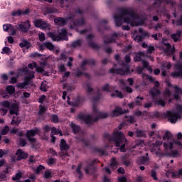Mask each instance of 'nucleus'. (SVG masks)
Instances as JSON below:
<instances>
[{
	"mask_svg": "<svg viewBox=\"0 0 182 182\" xmlns=\"http://www.w3.org/2000/svg\"><path fill=\"white\" fill-rule=\"evenodd\" d=\"M116 26H122L123 23H127L131 26H139L144 23V20L140 18L137 14L130 9H122L119 14L114 15Z\"/></svg>",
	"mask_w": 182,
	"mask_h": 182,
	"instance_id": "nucleus-1",
	"label": "nucleus"
},
{
	"mask_svg": "<svg viewBox=\"0 0 182 182\" xmlns=\"http://www.w3.org/2000/svg\"><path fill=\"white\" fill-rule=\"evenodd\" d=\"M165 154L169 156L170 157H180V152L177 150H173V149H178L181 150L182 143L178 140H169L167 142H164L163 144Z\"/></svg>",
	"mask_w": 182,
	"mask_h": 182,
	"instance_id": "nucleus-2",
	"label": "nucleus"
},
{
	"mask_svg": "<svg viewBox=\"0 0 182 182\" xmlns=\"http://www.w3.org/2000/svg\"><path fill=\"white\" fill-rule=\"evenodd\" d=\"M93 114L92 115H84L79 114L78 119L80 120H83L85 123H92V122H96L98 119H106V117H109V114L105 112H99L97 108L94 106L92 108Z\"/></svg>",
	"mask_w": 182,
	"mask_h": 182,
	"instance_id": "nucleus-3",
	"label": "nucleus"
},
{
	"mask_svg": "<svg viewBox=\"0 0 182 182\" xmlns=\"http://www.w3.org/2000/svg\"><path fill=\"white\" fill-rule=\"evenodd\" d=\"M74 17L75 16L73 15H70L66 18L58 17L54 19V22L58 26H63V25H66V23L69 22V26L70 29H77V28L82 26V25L85 23V20L82 19L77 22H75V21H73Z\"/></svg>",
	"mask_w": 182,
	"mask_h": 182,
	"instance_id": "nucleus-4",
	"label": "nucleus"
},
{
	"mask_svg": "<svg viewBox=\"0 0 182 182\" xmlns=\"http://www.w3.org/2000/svg\"><path fill=\"white\" fill-rule=\"evenodd\" d=\"M111 141H114L116 146L119 147L120 151L124 153L126 149H124V146H126V143L127 139L124 136V134L122 133V132L115 129L112 136L109 138Z\"/></svg>",
	"mask_w": 182,
	"mask_h": 182,
	"instance_id": "nucleus-5",
	"label": "nucleus"
},
{
	"mask_svg": "<svg viewBox=\"0 0 182 182\" xmlns=\"http://www.w3.org/2000/svg\"><path fill=\"white\" fill-rule=\"evenodd\" d=\"M165 117L168 119L170 123H176L178 119L182 117V106L177 105L176 109L166 111Z\"/></svg>",
	"mask_w": 182,
	"mask_h": 182,
	"instance_id": "nucleus-6",
	"label": "nucleus"
},
{
	"mask_svg": "<svg viewBox=\"0 0 182 182\" xmlns=\"http://www.w3.org/2000/svg\"><path fill=\"white\" fill-rule=\"evenodd\" d=\"M1 105L4 107H6L0 109L1 116H5V114L8 113V109H10V113L11 114H16V116H18V112L19 110L18 103L15 102L14 104H11L8 101H4L1 102Z\"/></svg>",
	"mask_w": 182,
	"mask_h": 182,
	"instance_id": "nucleus-7",
	"label": "nucleus"
},
{
	"mask_svg": "<svg viewBox=\"0 0 182 182\" xmlns=\"http://www.w3.org/2000/svg\"><path fill=\"white\" fill-rule=\"evenodd\" d=\"M163 144V141L161 139L156 140L152 146H150V150L153 154L158 156L159 157H162L164 156V153L160 149V146Z\"/></svg>",
	"mask_w": 182,
	"mask_h": 182,
	"instance_id": "nucleus-8",
	"label": "nucleus"
},
{
	"mask_svg": "<svg viewBox=\"0 0 182 182\" xmlns=\"http://www.w3.org/2000/svg\"><path fill=\"white\" fill-rule=\"evenodd\" d=\"M150 95L152 96L153 100L155 103V105H157L158 106H162L164 107L166 105V100L163 99H159L158 100H154V97L157 96L158 95H160V91L157 90V88H154L149 91Z\"/></svg>",
	"mask_w": 182,
	"mask_h": 182,
	"instance_id": "nucleus-9",
	"label": "nucleus"
},
{
	"mask_svg": "<svg viewBox=\"0 0 182 182\" xmlns=\"http://www.w3.org/2000/svg\"><path fill=\"white\" fill-rule=\"evenodd\" d=\"M48 36H50L53 41H60V39L68 41V32L66 31V29L61 30V32L58 36L55 35L53 33H48Z\"/></svg>",
	"mask_w": 182,
	"mask_h": 182,
	"instance_id": "nucleus-10",
	"label": "nucleus"
},
{
	"mask_svg": "<svg viewBox=\"0 0 182 182\" xmlns=\"http://www.w3.org/2000/svg\"><path fill=\"white\" fill-rule=\"evenodd\" d=\"M130 67L127 64L123 65V68L114 69L112 68L109 72L110 73H117V75H126V73H130Z\"/></svg>",
	"mask_w": 182,
	"mask_h": 182,
	"instance_id": "nucleus-11",
	"label": "nucleus"
},
{
	"mask_svg": "<svg viewBox=\"0 0 182 182\" xmlns=\"http://www.w3.org/2000/svg\"><path fill=\"white\" fill-rule=\"evenodd\" d=\"M39 133V129H34L31 130H28L26 132V136L28 139V140L30 141V143H36V139L33 138L34 136H36Z\"/></svg>",
	"mask_w": 182,
	"mask_h": 182,
	"instance_id": "nucleus-12",
	"label": "nucleus"
},
{
	"mask_svg": "<svg viewBox=\"0 0 182 182\" xmlns=\"http://www.w3.org/2000/svg\"><path fill=\"white\" fill-rule=\"evenodd\" d=\"M166 85L169 87V89H172V90L175 92V94L173 95L174 99H176V100H178L182 94L181 90L178 88L177 86L173 87V85H171V84L168 82H166Z\"/></svg>",
	"mask_w": 182,
	"mask_h": 182,
	"instance_id": "nucleus-13",
	"label": "nucleus"
},
{
	"mask_svg": "<svg viewBox=\"0 0 182 182\" xmlns=\"http://www.w3.org/2000/svg\"><path fill=\"white\" fill-rule=\"evenodd\" d=\"M33 77H35V73L34 72L29 73L28 75L26 77L24 82H20L17 84V87H19L20 89L25 88L26 86L28 85L29 80H31V79H33Z\"/></svg>",
	"mask_w": 182,
	"mask_h": 182,
	"instance_id": "nucleus-14",
	"label": "nucleus"
},
{
	"mask_svg": "<svg viewBox=\"0 0 182 182\" xmlns=\"http://www.w3.org/2000/svg\"><path fill=\"white\" fill-rule=\"evenodd\" d=\"M139 33L141 36H133L134 40L136 42H141V41H143V38H149V36H150V34H149L147 31H144L141 28L139 29Z\"/></svg>",
	"mask_w": 182,
	"mask_h": 182,
	"instance_id": "nucleus-15",
	"label": "nucleus"
},
{
	"mask_svg": "<svg viewBox=\"0 0 182 182\" xmlns=\"http://www.w3.org/2000/svg\"><path fill=\"white\" fill-rule=\"evenodd\" d=\"M172 77H182V63H178L175 65V72L171 73Z\"/></svg>",
	"mask_w": 182,
	"mask_h": 182,
	"instance_id": "nucleus-16",
	"label": "nucleus"
},
{
	"mask_svg": "<svg viewBox=\"0 0 182 182\" xmlns=\"http://www.w3.org/2000/svg\"><path fill=\"white\" fill-rule=\"evenodd\" d=\"M18 28L21 32H23V33H26L29 29H31V23L29 21H26L24 22H20L18 23Z\"/></svg>",
	"mask_w": 182,
	"mask_h": 182,
	"instance_id": "nucleus-17",
	"label": "nucleus"
},
{
	"mask_svg": "<svg viewBox=\"0 0 182 182\" xmlns=\"http://www.w3.org/2000/svg\"><path fill=\"white\" fill-rule=\"evenodd\" d=\"M45 64H41L40 67L36 65V63H32L31 64H28L29 69H33V68H36V70L38 73H43L45 71Z\"/></svg>",
	"mask_w": 182,
	"mask_h": 182,
	"instance_id": "nucleus-18",
	"label": "nucleus"
},
{
	"mask_svg": "<svg viewBox=\"0 0 182 182\" xmlns=\"http://www.w3.org/2000/svg\"><path fill=\"white\" fill-rule=\"evenodd\" d=\"M28 154L25 151H23L22 149H18L16 152V160H23L25 159H27Z\"/></svg>",
	"mask_w": 182,
	"mask_h": 182,
	"instance_id": "nucleus-19",
	"label": "nucleus"
},
{
	"mask_svg": "<svg viewBox=\"0 0 182 182\" xmlns=\"http://www.w3.org/2000/svg\"><path fill=\"white\" fill-rule=\"evenodd\" d=\"M181 176H182V168L179 169L178 171V173L170 172V171H168L166 173L167 177H173L174 178H178L179 177H181Z\"/></svg>",
	"mask_w": 182,
	"mask_h": 182,
	"instance_id": "nucleus-20",
	"label": "nucleus"
},
{
	"mask_svg": "<svg viewBox=\"0 0 182 182\" xmlns=\"http://www.w3.org/2000/svg\"><path fill=\"white\" fill-rule=\"evenodd\" d=\"M45 48H47L49 50H53L55 49V46L50 42H46L40 46V50H43Z\"/></svg>",
	"mask_w": 182,
	"mask_h": 182,
	"instance_id": "nucleus-21",
	"label": "nucleus"
},
{
	"mask_svg": "<svg viewBox=\"0 0 182 182\" xmlns=\"http://www.w3.org/2000/svg\"><path fill=\"white\" fill-rule=\"evenodd\" d=\"M142 102H143V97H137L135 102L129 103L128 106L129 107V109H133L136 105L140 106Z\"/></svg>",
	"mask_w": 182,
	"mask_h": 182,
	"instance_id": "nucleus-22",
	"label": "nucleus"
},
{
	"mask_svg": "<svg viewBox=\"0 0 182 182\" xmlns=\"http://www.w3.org/2000/svg\"><path fill=\"white\" fill-rule=\"evenodd\" d=\"M124 112L120 107H116L115 109L112 111V116H119V114H123Z\"/></svg>",
	"mask_w": 182,
	"mask_h": 182,
	"instance_id": "nucleus-23",
	"label": "nucleus"
},
{
	"mask_svg": "<svg viewBox=\"0 0 182 182\" xmlns=\"http://www.w3.org/2000/svg\"><path fill=\"white\" fill-rule=\"evenodd\" d=\"M60 147L61 151L69 150V145L66 144V141H65V139H61Z\"/></svg>",
	"mask_w": 182,
	"mask_h": 182,
	"instance_id": "nucleus-24",
	"label": "nucleus"
},
{
	"mask_svg": "<svg viewBox=\"0 0 182 182\" xmlns=\"http://www.w3.org/2000/svg\"><path fill=\"white\" fill-rule=\"evenodd\" d=\"M146 58V55H144V53H138L135 57H134V61L135 62H140V60H141V59H144Z\"/></svg>",
	"mask_w": 182,
	"mask_h": 182,
	"instance_id": "nucleus-25",
	"label": "nucleus"
},
{
	"mask_svg": "<svg viewBox=\"0 0 182 182\" xmlns=\"http://www.w3.org/2000/svg\"><path fill=\"white\" fill-rule=\"evenodd\" d=\"M165 52H170V54L174 53V49L171 50V46L168 43H164Z\"/></svg>",
	"mask_w": 182,
	"mask_h": 182,
	"instance_id": "nucleus-26",
	"label": "nucleus"
},
{
	"mask_svg": "<svg viewBox=\"0 0 182 182\" xmlns=\"http://www.w3.org/2000/svg\"><path fill=\"white\" fill-rule=\"evenodd\" d=\"M28 14V11H22L21 10H16L12 12L13 16H20V15H25Z\"/></svg>",
	"mask_w": 182,
	"mask_h": 182,
	"instance_id": "nucleus-27",
	"label": "nucleus"
},
{
	"mask_svg": "<svg viewBox=\"0 0 182 182\" xmlns=\"http://www.w3.org/2000/svg\"><path fill=\"white\" fill-rule=\"evenodd\" d=\"M45 21L41 19H35L33 21V23L36 28H41V26H42V23H43Z\"/></svg>",
	"mask_w": 182,
	"mask_h": 182,
	"instance_id": "nucleus-28",
	"label": "nucleus"
},
{
	"mask_svg": "<svg viewBox=\"0 0 182 182\" xmlns=\"http://www.w3.org/2000/svg\"><path fill=\"white\" fill-rule=\"evenodd\" d=\"M122 85H124L123 90H125L127 93H132L133 89L130 87L129 85H126L123 81H121Z\"/></svg>",
	"mask_w": 182,
	"mask_h": 182,
	"instance_id": "nucleus-29",
	"label": "nucleus"
},
{
	"mask_svg": "<svg viewBox=\"0 0 182 182\" xmlns=\"http://www.w3.org/2000/svg\"><path fill=\"white\" fill-rule=\"evenodd\" d=\"M181 35V31H177L176 33H174L171 36L172 39H173L174 42H177V41H178V39H180Z\"/></svg>",
	"mask_w": 182,
	"mask_h": 182,
	"instance_id": "nucleus-30",
	"label": "nucleus"
},
{
	"mask_svg": "<svg viewBox=\"0 0 182 182\" xmlns=\"http://www.w3.org/2000/svg\"><path fill=\"white\" fill-rule=\"evenodd\" d=\"M171 137H172L171 132L166 131L163 135V140H170Z\"/></svg>",
	"mask_w": 182,
	"mask_h": 182,
	"instance_id": "nucleus-31",
	"label": "nucleus"
},
{
	"mask_svg": "<svg viewBox=\"0 0 182 182\" xmlns=\"http://www.w3.org/2000/svg\"><path fill=\"white\" fill-rule=\"evenodd\" d=\"M6 90L9 95H13V93H15V87L12 85H8L6 87Z\"/></svg>",
	"mask_w": 182,
	"mask_h": 182,
	"instance_id": "nucleus-32",
	"label": "nucleus"
},
{
	"mask_svg": "<svg viewBox=\"0 0 182 182\" xmlns=\"http://www.w3.org/2000/svg\"><path fill=\"white\" fill-rule=\"evenodd\" d=\"M19 46L20 48H26V49H29V48H31V44L28 41H23L20 43Z\"/></svg>",
	"mask_w": 182,
	"mask_h": 182,
	"instance_id": "nucleus-33",
	"label": "nucleus"
},
{
	"mask_svg": "<svg viewBox=\"0 0 182 182\" xmlns=\"http://www.w3.org/2000/svg\"><path fill=\"white\" fill-rule=\"evenodd\" d=\"M40 28L42 29L43 31H50V27L49 24L47 23L46 21H44L41 24V26L40 27Z\"/></svg>",
	"mask_w": 182,
	"mask_h": 182,
	"instance_id": "nucleus-34",
	"label": "nucleus"
},
{
	"mask_svg": "<svg viewBox=\"0 0 182 182\" xmlns=\"http://www.w3.org/2000/svg\"><path fill=\"white\" fill-rule=\"evenodd\" d=\"M9 168H6L5 171H3L1 173H0V178L1 180H4V178H6V174H9Z\"/></svg>",
	"mask_w": 182,
	"mask_h": 182,
	"instance_id": "nucleus-35",
	"label": "nucleus"
},
{
	"mask_svg": "<svg viewBox=\"0 0 182 182\" xmlns=\"http://www.w3.org/2000/svg\"><path fill=\"white\" fill-rule=\"evenodd\" d=\"M70 127L73 129V132L76 134V133H79V131L80 130V127L79 126L75 125L73 123L70 124Z\"/></svg>",
	"mask_w": 182,
	"mask_h": 182,
	"instance_id": "nucleus-36",
	"label": "nucleus"
},
{
	"mask_svg": "<svg viewBox=\"0 0 182 182\" xmlns=\"http://www.w3.org/2000/svg\"><path fill=\"white\" fill-rule=\"evenodd\" d=\"M111 96H115L119 99H123V94H122V92L118 90H115L112 94H111Z\"/></svg>",
	"mask_w": 182,
	"mask_h": 182,
	"instance_id": "nucleus-37",
	"label": "nucleus"
},
{
	"mask_svg": "<svg viewBox=\"0 0 182 182\" xmlns=\"http://www.w3.org/2000/svg\"><path fill=\"white\" fill-rule=\"evenodd\" d=\"M142 65L145 69H147V70H149V72H153V69H151V67L149 65V63L142 60Z\"/></svg>",
	"mask_w": 182,
	"mask_h": 182,
	"instance_id": "nucleus-38",
	"label": "nucleus"
},
{
	"mask_svg": "<svg viewBox=\"0 0 182 182\" xmlns=\"http://www.w3.org/2000/svg\"><path fill=\"white\" fill-rule=\"evenodd\" d=\"M10 132L13 133L14 134H18V136H23V133L19 131V129L16 128H14L13 129H11Z\"/></svg>",
	"mask_w": 182,
	"mask_h": 182,
	"instance_id": "nucleus-39",
	"label": "nucleus"
},
{
	"mask_svg": "<svg viewBox=\"0 0 182 182\" xmlns=\"http://www.w3.org/2000/svg\"><path fill=\"white\" fill-rule=\"evenodd\" d=\"M110 167L112 168H113L114 170L115 168H117V161H116V159H114V158L112 159V162H111V164H110Z\"/></svg>",
	"mask_w": 182,
	"mask_h": 182,
	"instance_id": "nucleus-40",
	"label": "nucleus"
},
{
	"mask_svg": "<svg viewBox=\"0 0 182 182\" xmlns=\"http://www.w3.org/2000/svg\"><path fill=\"white\" fill-rule=\"evenodd\" d=\"M51 134L54 136V134H60V136H62V132L59 129H57L55 127L52 128Z\"/></svg>",
	"mask_w": 182,
	"mask_h": 182,
	"instance_id": "nucleus-41",
	"label": "nucleus"
},
{
	"mask_svg": "<svg viewBox=\"0 0 182 182\" xmlns=\"http://www.w3.org/2000/svg\"><path fill=\"white\" fill-rule=\"evenodd\" d=\"M51 134L54 136V134H60V136H62V132L59 129H57L55 127L52 128Z\"/></svg>",
	"mask_w": 182,
	"mask_h": 182,
	"instance_id": "nucleus-42",
	"label": "nucleus"
},
{
	"mask_svg": "<svg viewBox=\"0 0 182 182\" xmlns=\"http://www.w3.org/2000/svg\"><path fill=\"white\" fill-rule=\"evenodd\" d=\"M21 123V118L14 117L11 120V124H19Z\"/></svg>",
	"mask_w": 182,
	"mask_h": 182,
	"instance_id": "nucleus-43",
	"label": "nucleus"
},
{
	"mask_svg": "<svg viewBox=\"0 0 182 182\" xmlns=\"http://www.w3.org/2000/svg\"><path fill=\"white\" fill-rule=\"evenodd\" d=\"M142 77L144 79H146V80H149V82H154L155 80L154 78H153V77L145 74L142 75Z\"/></svg>",
	"mask_w": 182,
	"mask_h": 182,
	"instance_id": "nucleus-44",
	"label": "nucleus"
},
{
	"mask_svg": "<svg viewBox=\"0 0 182 182\" xmlns=\"http://www.w3.org/2000/svg\"><path fill=\"white\" fill-rule=\"evenodd\" d=\"M40 89L43 92H46V89H47V82H46V81H43L42 82Z\"/></svg>",
	"mask_w": 182,
	"mask_h": 182,
	"instance_id": "nucleus-45",
	"label": "nucleus"
},
{
	"mask_svg": "<svg viewBox=\"0 0 182 182\" xmlns=\"http://www.w3.org/2000/svg\"><path fill=\"white\" fill-rule=\"evenodd\" d=\"M171 68V64H170V63H162V70H164V69H170Z\"/></svg>",
	"mask_w": 182,
	"mask_h": 182,
	"instance_id": "nucleus-46",
	"label": "nucleus"
},
{
	"mask_svg": "<svg viewBox=\"0 0 182 182\" xmlns=\"http://www.w3.org/2000/svg\"><path fill=\"white\" fill-rule=\"evenodd\" d=\"M12 51H11V48L9 47H4L2 49L1 53H6V55H9Z\"/></svg>",
	"mask_w": 182,
	"mask_h": 182,
	"instance_id": "nucleus-47",
	"label": "nucleus"
},
{
	"mask_svg": "<svg viewBox=\"0 0 182 182\" xmlns=\"http://www.w3.org/2000/svg\"><path fill=\"white\" fill-rule=\"evenodd\" d=\"M21 177H22V173L19 171L15 175V176L12 177V180L14 181L19 180Z\"/></svg>",
	"mask_w": 182,
	"mask_h": 182,
	"instance_id": "nucleus-48",
	"label": "nucleus"
},
{
	"mask_svg": "<svg viewBox=\"0 0 182 182\" xmlns=\"http://www.w3.org/2000/svg\"><path fill=\"white\" fill-rule=\"evenodd\" d=\"M50 119L54 123H59V118L57 117V115H55V114L51 115Z\"/></svg>",
	"mask_w": 182,
	"mask_h": 182,
	"instance_id": "nucleus-49",
	"label": "nucleus"
},
{
	"mask_svg": "<svg viewBox=\"0 0 182 182\" xmlns=\"http://www.w3.org/2000/svg\"><path fill=\"white\" fill-rule=\"evenodd\" d=\"M81 43L82 42L80 41H76L71 44V46L72 48H77V46H80Z\"/></svg>",
	"mask_w": 182,
	"mask_h": 182,
	"instance_id": "nucleus-50",
	"label": "nucleus"
},
{
	"mask_svg": "<svg viewBox=\"0 0 182 182\" xmlns=\"http://www.w3.org/2000/svg\"><path fill=\"white\" fill-rule=\"evenodd\" d=\"M50 177H52V172H50V171H46L44 173V178H50Z\"/></svg>",
	"mask_w": 182,
	"mask_h": 182,
	"instance_id": "nucleus-51",
	"label": "nucleus"
},
{
	"mask_svg": "<svg viewBox=\"0 0 182 182\" xmlns=\"http://www.w3.org/2000/svg\"><path fill=\"white\" fill-rule=\"evenodd\" d=\"M91 63H92V65H93V63H95V61H93V60H84L83 61H82V68H83V66H85V65H90Z\"/></svg>",
	"mask_w": 182,
	"mask_h": 182,
	"instance_id": "nucleus-52",
	"label": "nucleus"
},
{
	"mask_svg": "<svg viewBox=\"0 0 182 182\" xmlns=\"http://www.w3.org/2000/svg\"><path fill=\"white\" fill-rule=\"evenodd\" d=\"M125 120L128 122V123H133V122H134V118L132 116H127Z\"/></svg>",
	"mask_w": 182,
	"mask_h": 182,
	"instance_id": "nucleus-53",
	"label": "nucleus"
},
{
	"mask_svg": "<svg viewBox=\"0 0 182 182\" xmlns=\"http://www.w3.org/2000/svg\"><path fill=\"white\" fill-rule=\"evenodd\" d=\"M38 38H39V40L41 41V42H43V41H45V39H46L45 33H39Z\"/></svg>",
	"mask_w": 182,
	"mask_h": 182,
	"instance_id": "nucleus-54",
	"label": "nucleus"
},
{
	"mask_svg": "<svg viewBox=\"0 0 182 182\" xmlns=\"http://www.w3.org/2000/svg\"><path fill=\"white\" fill-rule=\"evenodd\" d=\"M19 146H21V147H23V146L26 145V140L23 139H20L19 143H18Z\"/></svg>",
	"mask_w": 182,
	"mask_h": 182,
	"instance_id": "nucleus-55",
	"label": "nucleus"
},
{
	"mask_svg": "<svg viewBox=\"0 0 182 182\" xmlns=\"http://www.w3.org/2000/svg\"><path fill=\"white\" fill-rule=\"evenodd\" d=\"M70 75V72H65L64 73V75H63V82H65V79H68V77H69V76Z\"/></svg>",
	"mask_w": 182,
	"mask_h": 182,
	"instance_id": "nucleus-56",
	"label": "nucleus"
},
{
	"mask_svg": "<svg viewBox=\"0 0 182 182\" xmlns=\"http://www.w3.org/2000/svg\"><path fill=\"white\" fill-rule=\"evenodd\" d=\"M161 36H163V35L161 33L153 34L151 36V37L154 38V39H155V41H159V38H161Z\"/></svg>",
	"mask_w": 182,
	"mask_h": 182,
	"instance_id": "nucleus-57",
	"label": "nucleus"
},
{
	"mask_svg": "<svg viewBox=\"0 0 182 182\" xmlns=\"http://www.w3.org/2000/svg\"><path fill=\"white\" fill-rule=\"evenodd\" d=\"M11 24H4L3 25V29L5 31V32H8L11 28Z\"/></svg>",
	"mask_w": 182,
	"mask_h": 182,
	"instance_id": "nucleus-58",
	"label": "nucleus"
},
{
	"mask_svg": "<svg viewBox=\"0 0 182 182\" xmlns=\"http://www.w3.org/2000/svg\"><path fill=\"white\" fill-rule=\"evenodd\" d=\"M9 31L11 32V35H15L16 33V28L12 26V25L11 26Z\"/></svg>",
	"mask_w": 182,
	"mask_h": 182,
	"instance_id": "nucleus-59",
	"label": "nucleus"
},
{
	"mask_svg": "<svg viewBox=\"0 0 182 182\" xmlns=\"http://www.w3.org/2000/svg\"><path fill=\"white\" fill-rule=\"evenodd\" d=\"M9 132V127L8 126H6L2 130H1V134H6Z\"/></svg>",
	"mask_w": 182,
	"mask_h": 182,
	"instance_id": "nucleus-60",
	"label": "nucleus"
},
{
	"mask_svg": "<svg viewBox=\"0 0 182 182\" xmlns=\"http://www.w3.org/2000/svg\"><path fill=\"white\" fill-rule=\"evenodd\" d=\"M43 168H45V167L42 165H40L38 167L36 168V173L38 174L39 173H41V170H43Z\"/></svg>",
	"mask_w": 182,
	"mask_h": 182,
	"instance_id": "nucleus-61",
	"label": "nucleus"
},
{
	"mask_svg": "<svg viewBox=\"0 0 182 182\" xmlns=\"http://www.w3.org/2000/svg\"><path fill=\"white\" fill-rule=\"evenodd\" d=\"M46 110V108L45 107L40 105V110H39V114H43V112Z\"/></svg>",
	"mask_w": 182,
	"mask_h": 182,
	"instance_id": "nucleus-62",
	"label": "nucleus"
},
{
	"mask_svg": "<svg viewBox=\"0 0 182 182\" xmlns=\"http://www.w3.org/2000/svg\"><path fill=\"white\" fill-rule=\"evenodd\" d=\"M154 50V47L149 46L148 47L147 53H151Z\"/></svg>",
	"mask_w": 182,
	"mask_h": 182,
	"instance_id": "nucleus-63",
	"label": "nucleus"
},
{
	"mask_svg": "<svg viewBox=\"0 0 182 182\" xmlns=\"http://www.w3.org/2000/svg\"><path fill=\"white\" fill-rule=\"evenodd\" d=\"M119 182H126L127 181V179H126V177H120L118 178Z\"/></svg>",
	"mask_w": 182,
	"mask_h": 182,
	"instance_id": "nucleus-64",
	"label": "nucleus"
}]
</instances>
